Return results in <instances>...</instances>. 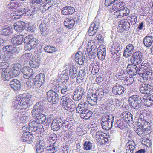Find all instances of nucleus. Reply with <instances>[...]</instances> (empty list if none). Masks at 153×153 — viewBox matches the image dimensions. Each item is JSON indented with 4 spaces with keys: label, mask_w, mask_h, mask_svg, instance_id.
Returning <instances> with one entry per match:
<instances>
[{
    "label": "nucleus",
    "mask_w": 153,
    "mask_h": 153,
    "mask_svg": "<svg viewBox=\"0 0 153 153\" xmlns=\"http://www.w3.org/2000/svg\"><path fill=\"white\" fill-rule=\"evenodd\" d=\"M21 65L20 64L14 65L11 70L8 68L4 69L1 74V78L4 81H8L11 78H13L19 75L20 73Z\"/></svg>",
    "instance_id": "f257e3e1"
},
{
    "label": "nucleus",
    "mask_w": 153,
    "mask_h": 153,
    "mask_svg": "<svg viewBox=\"0 0 153 153\" xmlns=\"http://www.w3.org/2000/svg\"><path fill=\"white\" fill-rule=\"evenodd\" d=\"M52 88L48 91L46 93L47 98L48 101L52 104H57L59 101V93L61 86L60 85H53Z\"/></svg>",
    "instance_id": "f03ea898"
},
{
    "label": "nucleus",
    "mask_w": 153,
    "mask_h": 153,
    "mask_svg": "<svg viewBox=\"0 0 153 153\" xmlns=\"http://www.w3.org/2000/svg\"><path fill=\"white\" fill-rule=\"evenodd\" d=\"M69 75L71 79H74L76 76V81L77 83L82 82L84 80V77L86 75L85 69L79 70L77 67L72 65L69 69Z\"/></svg>",
    "instance_id": "7ed1b4c3"
},
{
    "label": "nucleus",
    "mask_w": 153,
    "mask_h": 153,
    "mask_svg": "<svg viewBox=\"0 0 153 153\" xmlns=\"http://www.w3.org/2000/svg\"><path fill=\"white\" fill-rule=\"evenodd\" d=\"M63 108L67 110L74 111L75 109L76 105L68 95L62 96L61 99Z\"/></svg>",
    "instance_id": "20e7f679"
},
{
    "label": "nucleus",
    "mask_w": 153,
    "mask_h": 153,
    "mask_svg": "<svg viewBox=\"0 0 153 153\" xmlns=\"http://www.w3.org/2000/svg\"><path fill=\"white\" fill-rule=\"evenodd\" d=\"M128 100L131 107L136 110H138L141 107L143 102V97L138 95L130 96Z\"/></svg>",
    "instance_id": "39448f33"
},
{
    "label": "nucleus",
    "mask_w": 153,
    "mask_h": 153,
    "mask_svg": "<svg viewBox=\"0 0 153 153\" xmlns=\"http://www.w3.org/2000/svg\"><path fill=\"white\" fill-rule=\"evenodd\" d=\"M38 40L34 38L32 36L26 37L24 40L25 44V49L26 51L31 50L35 48V46L37 44Z\"/></svg>",
    "instance_id": "423d86ee"
},
{
    "label": "nucleus",
    "mask_w": 153,
    "mask_h": 153,
    "mask_svg": "<svg viewBox=\"0 0 153 153\" xmlns=\"http://www.w3.org/2000/svg\"><path fill=\"white\" fill-rule=\"evenodd\" d=\"M3 49L4 51H7L10 53V54H19L22 52V49L21 47L13 45H9L4 46Z\"/></svg>",
    "instance_id": "0eeeda50"
},
{
    "label": "nucleus",
    "mask_w": 153,
    "mask_h": 153,
    "mask_svg": "<svg viewBox=\"0 0 153 153\" xmlns=\"http://www.w3.org/2000/svg\"><path fill=\"white\" fill-rule=\"evenodd\" d=\"M42 128V125L37 121H30L29 123V130L36 133H41Z\"/></svg>",
    "instance_id": "6e6552de"
},
{
    "label": "nucleus",
    "mask_w": 153,
    "mask_h": 153,
    "mask_svg": "<svg viewBox=\"0 0 153 153\" xmlns=\"http://www.w3.org/2000/svg\"><path fill=\"white\" fill-rule=\"evenodd\" d=\"M80 22V19L78 16L72 19L71 18H66L64 22V25L65 27L69 29L71 28L75 24L78 23Z\"/></svg>",
    "instance_id": "1a4fd4ad"
},
{
    "label": "nucleus",
    "mask_w": 153,
    "mask_h": 153,
    "mask_svg": "<svg viewBox=\"0 0 153 153\" xmlns=\"http://www.w3.org/2000/svg\"><path fill=\"white\" fill-rule=\"evenodd\" d=\"M142 53L140 51H136L134 53L130 58V61L131 63L138 65L142 62Z\"/></svg>",
    "instance_id": "9d476101"
},
{
    "label": "nucleus",
    "mask_w": 153,
    "mask_h": 153,
    "mask_svg": "<svg viewBox=\"0 0 153 153\" xmlns=\"http://www.w3.org/2000/svg\"><path fill=\"white\" fill-rule=\"evenodd\" d=\"M85 93V89L81 86L78 87L74 91L72 98L75 101H79L84 96Z\"/></svg>",
    "instance_id": "9b49d317"
},
{
    "label": "nucleus",
    "mask_w": 153,
    "mask_h": 153,
    "mask_svg": "<svg viewBox=\"0 0 153 153\" xmlns=\"http://www.w3.org/2000/svg\"><path fill=\"white\" fill-rule=\"evenodd\" d=\"M63 121L61 117H57L53 119L51 124L52 130L57 131L59 130L63 125Z\"/></svg>",
    "instance_id": "f8f14e48"
},
{
    "label": "nucleus",
    "mask_w": 153,
    "mask_h": 153,
    "mask_svg": "<svg viewBox=\"0 0 153 153\" xmlns=\"http://www.w3.org/2000/svg\"><path fill=\"white\" fill-rule=\"evenodd\" d=\"M99 20L96 18L94 20V22L91 25L88 30V34L89 36H93L98 31L100 23Z\"/></svg>",
    "instance_id": "ddd939ff"
},
{
    "label": "nucleus",
    "mask_w": 153,
    "mask_h": 153,
    "mask_svg": "<svg viewBox=\"0 0 153 153\" xmlns=\"http://www.w3.org/2000/svg\"><path fill=\"white\" fill-rule=\"evenodd\" d=\"M130 10L126 7L120 8L114 13V16L116 18H121L127 16L130 13Z\"/></svg>",
    "instance_id": "4468645a"
},
{
    "label": "nucleus",
    "mask_w": 153,
    "mask_h": 153,
    "mask_svg": "<svg viewBox=\"0 0 153 153\" xmlns=\"http://www.w3.org/2000/svg\"><path fill=\"white\" fill-rule=\"evenodd\" d=\"M34 137L32 133L27 132H24L20 139V141L30 144L33 142Z\"/></svg>",
    "instance_id": "2eb2a0df"
},
{
    "label": "nucleus",
    "mask_w": 153,
    "mask_h": 153,
    "mask_svg": "<svg viewBox=\"0 0 153 153\" xmlns=\"http://www.w3.org/2000/svg\"><path fill=\"white\" fill-rule=\"evenodd\" d=\"M137 65L132 63L128 64L126 68V74L128 73L132 76L136 75L137 72L138 74H139V68L136 65ZM139 71H140V69Z\"/></svg>",
    "instance_id": "dca6fc26"
},
{
    "label": "nucleus",
    "mask_w": 153,
    "mask_h": 153,
    "mask_svg": "<svg viewBox=\"0 0 153 153\" xmlns=\"http://www.w3.org/2000/svg\"><path fill=\"white\" fill-rule=\"evenodd\" d=\"M45 108L44 103L40 101L36 103L33 106L31 111V114L35 115L37 113L43 112L45 110Z\"/></svg>",
    "instance_id": "f3484780"
},
{
    "label": "nucleus",
    "mask_w": 153,
    "mask_h": 153,
    "mask_svg": "<svg viewBox=\"0 0 153 153\" xmlns=\"http://www.w3.org/2000/svg\"><path fill=\"white\" fill-rule=\"evenodd\" d=\"M45 75L44 73H40L35 76L33 79L35 87H39L43 84L45 81Z\"/></svg>",
    "instance_id": "a211bd4d"
},
{
    "label": "nucleus",
    "mask_w": 153,
    "mask_h": 153,
    "mask_svg": "<svg viewBox=\"0 0 153 153\" xmlns=\"http://www.w3.org/2000/svg\"><path fill=\"white\" fill-rule=\"evenodd\" d=\"M122 49V45H118L112 46L110 50L111 54L113 55L116 54V58H118L121 55Z\"/></svg>",
    "instance_id": "6ab92c4d"
},
{
    "label": "nucleus",
    "mask_w": 153,
    "mask_h": 153,
    "mask_svg": "<svg viewBox=\"0 0 153 153\" xmlns=\"http://www.w3.org/2000/svg\"><path fill=\"white\" fill-rule=\"evenodd\" d=\"M39 27L40 32L42 35L46 36L48 34L50 29L48 26V22L46 23L44 21L42 22Z\"/></svg>",
    "instance_id": "aec40b11"
},
{
    "label": "nucleus",
    "mask_w": 153,
    "mask_h": 153,
    "mask_svg": "<svg viewBox=\"0 0 153 153\" xmlns=\"http://www.w3.org/2000/svg\"><path fill=\"white\" fill-rule=\"evenodd\" d=\"M21 72L23 74V76L25 79H28L31 77L33 74V70L29 66H25L21 69Z\"/></svg>",
    "instance_id": "412c9836"
},
{
    "label": "nucleus",
    "mask_w": 153,
    "mask_h": 153,
    "mask_svg": "<svg viewBox=\"0 0 153 153\" xmlns=\"http://www.w3.org/2000/svg\"><path fill=\"white\" fill-rule=\"evenodd\" d=\"M121 117L122 118V119L124 120L126 123H127L128 124L129 126L133 124L134 123L132 115L130 113L127 111L123 112L121 115Z\"/></svg>",
    "instance_id": "4be33fe9"
},
{
    "label": "nucleus",
    "mask_w": 153,
    "mask_h": 153,
    "mask_svg": "<svg viewBox=\"0 0 153 153\" xmlns=\"http://www.w3.org/2000/svg\"><path fill=\"white\" fill-rule=\"evenodd\" d=\"M18 13L21 16L23 15L26 16H30L36 13L33 8L29 9L28 7H25L19 9L18 11Z\"/></svg>",
    "instance_id": "5701e85b"
},
{
    "label": "nucleus",
    "mask_w": 153,
    "mask_h": 153,
    "mask_svg": "<svg viewBox=\"0 0 153 153\" xmlns=\"http://www.w3.org/2000/svg\"><path fill=\"white\" fill-rule=\"evenodd\" d=\"M152 89V87L149 84L143 83L140 85V91L141 93L144 94H150Z\"/></svg>",
    "instance_id": "b1692460"
},
{
    "label": "nucleus",
    "mask_w": 153,
    "mask_h": 153,
    "mask_svg": "<svg viewBox=\"0 0 153 153\" xmlns=\"http://www.w3.org/2000/svg\"><path fill=\"white\" fill-rule=\"evenodd\" d=\"M125 92L124 88L119 84L116 83L112 88V92L114 95H120Z\"/></svg>",
    "instance_id": "393cba45"
},
{
    "label": "nucleus",
    "mask_w": 153,
    "mask_h": 153,
    "mask_svg": "<svg viewBox=\"0 0 153 153\" xmlns=\"http://www.w3.org/2000/svg\"><path fill=\"white\" fill-rule=\"evenodd\" d=\"M26 23L23 21H19L14 24V29L17 32H21L26 28Z\"/></svg>",
    "instance_id": "a878e982"
},
{
    "label": "nucleus",
    "mask_w": 153,
    "mask_h": 153,
    "mask_svg": "<svg viewBox=\"0 0 153 153\" xmlns=\"http://www.w3.org/2000/svg\"><path fill=\"white\" fill-rule=\"evenodd\" d=\"M10 85L11 88L15 91H19L21 88L20 82L16 79H12L10 81Z\"/></svg>",
    "instance_id": "bb28decb"
},
{
    "label": "nucleus",
    "mask_w": 153,
    "mask_h": 153,
    "mask_svg": "<svg viewBox=\"0 0 153 153\" xmlns=\"http://www.w3.org/2000/svg\"><path fill=\"white\" fill-rule=\"evenodd\" d=\"M17 98H20V99L21 98L26 101H29L30 102H32L34 100V97L28 93L20 94L17 96Z\"/></svg>",
    "instance_id": "cd10ccee"
},
{
    "label": "nucleus",
    "mask_w": 153,
    "mask_h": 153,
    "mask_svg": "<svg viewBox=\"0 0 153 153\" xmlns=\"http://www.w3.org/2000/svg\"><path fill=\"white\" fill-rule=\"evenodd\" d=\"M134 50V47L133 45L131 44H129L127 45L126 47V49L123 51V56L125 57L130 56Z\"/></svg>",
    "instance_id": "c85d7f7f"
},
{
    "label": "nucleus",
    "mask_w": 153,
    "mask_h": 153,
    "mask_svg": "<svg viewBox=\"0 0 153 153\" xmlns=\"http://www.w3.org/2000/svg\"><path fill=\"white\" fill-rule=\"evenodd\" d=\"M41 62V58L38 56H35L32 57L29 61V64L31 68H36L38 67Z\"/></svg>",
    "instance_id": "c756f323"
},
{
    "label": "nucleus",
    "mask_w": 153,
    "mask_h": 153,
    "mask_svg": "<svg viewBox=\"0 0 153 153\" xmlns=\"http://www.w3.org/2000/svg\"><path fill=\"white\" fill-rule=\"evenodd\" d=\"M119 27L125 31L129 29L130 26V23L127 20L122 19L118 22Z\"/></svg>",
    "instance_id": "7c9ffc66"
},
{
    "label": "nucleus",
    "mask_w": 153,
    "mask_h": 153,
    "mask_svg": "<svg viewBox=\"0 0 153 153\" xmlns=\"http://www.w3.org/2000/svg\"><path fill=\"white\" fill-rule=\"evenodd\" d=\"M143 42L145 46L147 48L150 47L153 43V36L147 34L143 39Z\"/></svg>",
    "instance_id": "2f4dec72"
},
{
    "label": "nucleus",
    "mask_w": 153,
    "mask_h": 153,
    "mask_svg": "<svg viewBox=\"0 0 153 153\" xmlns=\"http://www.w3.org/2000/svg\"><path fill=\"white\" fill-rule=\"evenodd\" d=\"M128 125V123H126L122 119H119L115 123L116 127L124 130H127Z\"/></svg>",
    "instance_id": "473e14b6"
},
{
    "label": "nucleus",
    "mask_w": 153,
    "mask_h": 153,
    "mask_svg": "<svg viewBox=\"0 0 153 153\" xmlns=\"http://www.w3.org/2000/svg\"><path fill=\"white\" fill-rule=\"evenodd\" d=\"M106 48H100V46L97 49V55L98 59L101 60H103L106 56Z\"/></svg>",
    "instance_id": "72a5a7b5"
},
{
    "label": "nucleus",
    "mask_w": 153,
    "mask_h": 153,
    "mask_svg": "<svg viewBox=\"0 0 153 153\" xmlns=\"http://www.w3.org/2000/svg\"><path fill=\"white\" fill-rule=\"evenodd\" d=\"M54 1L53 0H45L42 3L43 7V11H45L48 10L52 6H53Z\"/></svg>",
    "instance_id": "f704fd0d"
},
{
    "label": "nucleus",
    "mask_w": 153,
    "mask_h": 153,
    "mask_svg": "<svg viewBox=\"0 0 153 153\" xmlns=\"http://www.w3.org/2000/svg\"><path fill=\"white\" fill-rule=\"evenodd\" d=\"M88 105L86 102L79 103L76 108V112L77 113H82L85 109L88 108Z\"/></svg>",
    "instance_id": "c9c22d12"
},
{
    "label": "nucleus",
    "mask_w": 153,
    "mask_h": 153,
    "mask_svg": "<svg viewBox=\"0 0 153 153\" xmlns=\"http://www.w3.org/2000/svg\"><path fill=\"white\" fill-rule=\"evenodd\" d=\"M32 116L36 119L41 124H42L45 122L46 120V116L42 113H39L33 115L32 114Z\"/></svg>",
    "instance_id": "e433bc0d"
},
{
    "label": "nucleus",
    "mask_w": 153,
    "mask_h": 153,
    "mask_svg": "<svg viewBox=\"0 0 153 153\" xmlns=\"http://www.w3.org/2000/svg\"><path fill=\"white\" fill-rule=\"evenodd\" d=\"M58 148V144H57L56 142H55L53 143V144L49 145L45 148V149L49 153H55L57 151Z\"/></svg>",
    "instance_id": "4c0bfd02"
},
{
    "label": "nucleus",
    "mask_w": 153,
    "mask_h": 153,
    "mask_svg": "<svg viewBox=\"0 0 153 153\" xmlns=\"http://www.w3.org/2000/svg\"><path fill=\"white\" fill-rule=\"evenodd\" d=\"M143 103L145 106H150L153 104V96H144L143 97Z\"/></svg>",
    "instance_id": "58836bf2"
},
{
    "label": "nucleus",
    "mask_w": 153,
    "mask_h": 153,
    "mask_svg": "<svg viewBox=\"0 0 153 153\" xmlns=\"http://www.w3.org/2000/svg\"><path fill=\"white\" fill-rule=\"evenodd\" d=\"M93 112L88 108L80 114V116L84 119L88 120L92 117Z\"/></svg>",
    "instance_id": "ea45409f"
},
{
    "label": "nucleus",
    "mask_w": 153,
    "mask_h": 153,
    "mask_svg": "<svg viewBox=\"0 0 153 153\" xmlns=\"http://www.w3.org/2000/svg\"><path fill=\"white\" fill-rule=\"evenodd\" d=\"M0 32L2 35L5 36L8 35L12 33L11 28L6 26H3L0 30Z\"/></svg>",
    "instance_id": "a19ab883"
},
{
    "label": "nucleus",
    "mask_w": 153,
    "mask_h": 153,
    "mask_svg": "<svg viewBox=\"0 0 153 153\" xmlns=\"http://www.w3.org/2000/svg\"><path fill=\"white\" fill-rule=\"evenodd\" d=\"M43 49L46 53H52L57 51L56 47L45 44H44Z\"/></svg>",
    "instance_id": "79ce46f5"
},
{
    "label": "nucleus",
    "mask_w": 153,
    "mask_h": 153,
    "mask_svg": "<svg viewBox=\"0 0 153 153\" xmlns=\"http://www.w3.org/2000/svg\"><path fill=\"white\" fill-rule=\"evenodd\" d=\"M88 102L91 105H95L97 104V101H99L95 94H92L90 97L87 98Z\"/></svg>",
    "instance_id": "37998d69"
},
{
    "label": "nucleus",
    "mask_w": 153,
    "mask_h": 153,
    "mask_svg": "<svg viewBox=\"0 0 153 153\" xmlns=\"http://www.w3.org/2000/svg\"><path fill=\"white\" fill-rule=\"evenodd\" d=\"M135 143L133 140H130L128 141L126 145V149L130 150L132 153H134V150H136Z\"/></svg>",
    "instance_id": "c03bdc74"
},
{
    "label": "nucleus",
    "mask_w": 153,
    "mask_h": 153,
    "mask_svg": "<svg viewBox=\"0 0 153 153\" xmlns=\"http://www.w3.org/2000/svg\"><path fill=\"white\" fill-rule=\"evenodd\" d=\"M135 143L133 140H130L128 141L126 145V149L130 150L132 153H134V150H136Z\"/></svg>",
    "instance_id": "a18cd8bd"
},
{
    "label": "nucleus",
    "mask_w": 153,
    "mask_h": 153,
    "mask_svg": "<svg viewBox=\"0 0 153 153\" xmlns=\"http://www.w3.org/2000/svg\"><path fill=\"white\" fill-rule=\"evenodd\" d=\"M39 143L36 148V152L37 153H42L44 151V149H45V144L43 143L42 141H40Z\"/></svg>",
    "instance_id": "49530a36"
},
{
    "label": "nucleus",
    "mask_w": 153,
    "mask_h": 153,
    "mask_svg": "<svg viewBox=\"0 0 153 153\" xmlns=\"http://www.w3.org/2000/svg\"><path fill=\"white\" fill-rule=\"evenodd\" d=\"M14 112L15 113L13 114V117L12 120V121L13 123H16L19 122L20 117H21V115H22V112H19L17 109Z\"/></svg>",
    "instance_id": "de8ad7c7"
},
{
    "label": "nucleus",
    "mask_w": 153,
    "mask_h": 153,
    "mask_svg": "<svg viewBox=\"0 0 153 153\" xmlns=\"http://www.w3.org/2000/svg\"><path fill=\"white\" fill-rule=\"evenodd\" d=\"M32 56V54L30 53L23 54L21 57V61L25 64L28 61Z\"/></svg>",
    "instance_id": "09e8293b"
},
{
    "label": "nucleus",
    "mask_w": 153,
    "mask_h": 153,
    "mask_svg": "<svg viewBox=\"0 0 153 153\" xmlns=\"http://www.w3.org/2000/svg\"><path fill=\"white\" fill-rule=\"evenodd\" d=\"M19 102V109L20 108L22 110H25L30 105L29 103L23 99L21 98Z\"/></svg>",
    "instance_id": "8fccbe9b"
},
{
    "label": "nucleus",
    "mask_w": 153,
    "mask_h": 153,
    "mask_svg": "<svg viewBox=\"0 0 153 153\" xmlns=\"http://www.w3.org/2000/svg\"><path fill=\"white\" fill-rule=\"evenodd\" d=\"M57 135L53 133L48 137L47 140L48 141L51 143V144H53V143L56 142V140H57Z\"/></svg>",
    "instance_id": "3c124183"
},
{
    "label": "nucleus",
    "mask_w": 153,
    "mask_h": 153,
    "mask_svg": "<svg viewBox=\"0 0 153 153\" xmlns=\"http://www.w3.org/2000/svg\"><path fill=\"white\" fill-rule=\"evenodd\" d=\"M19 4L18 2H17L14 0H12L9 2L7 7L10 9H15L19 6Z\"/></svg>",
    "instance_id": "603ef678"
},
{
    "label": "nucleus",
    "mask_w": 153,
    "mask_h": 153,
    "mask_svg": "<svg viewBox=\"0 0 153 153\" xmlns=\"http://www.w3.org/2000/svg\"><path fill=\"white\" fill-rule=\"evenodd\" d=\"M5 51H2V56L1 59L5 61H7L10 60L12 58V56L10 54L7 53L6 51V53L4 52Z\"/></svg>",
    "instance_id": "864d4df0"
},
{
    "label": "nucleus",
    "mask_w": 153,
    "mask_h": 153,
    "mask_svg": "<svg viewBox=\"0 0 153 153\" xmlns=\"http://www.w3.org/2000/svg\"><path fill=\"white\" fill-rule=\"evenodd\" d=\"M112 122L111 120L108 122L102 123L101 125L104 129L105 130H108L111 129L112 127Z\"/></svg>",
    "instance_id": "5fc2aeb1"
},
{
    "label": "nucleus",
    "mask_w": 153,
    "mask_h": 153,
    "mask_svg": "<svg viewBox=\"0 0 153 153\" xmlns=\"http://www.w3.org/2000/svg\"><path fill=\"white\" fill-rule=\"evenodd\" d=\"M104 94V92L103 89H100L96 91L95 93L94 94H95V96L98 98L99 100L100 101L103 97Z\"/></svg>",
    "instance_id": "6e6d98bb"
},
{
    "label": "nucleus",
    "mask_w": 153,
    "mask_h": 153,
    "mask_svg": "<svg viewBox=\"0 0 153 153\" xmlns=\"http://www.w3.org/2000/svg\"><path fill=\"white\" fill-rule=\"evenodd\" d=\"M92 144L89 141H85L83 144V149L86 151L89 150L91 149Z\"/></svg>",
    "instance_id": "4d7b16f0"
},
{
    "label": "nucleus",
    "mask_w": 153,
    "mask_h": 153,
    "mask_svg": "<svg viewBox=\"0 0 153 153\" xmlns=\"http://www.w3.org/2000/svg\"><path fill=\"white\" fill-rule=\"evenodd\" d=\"M26 30L28 33H33L36 30V27L34 25H31L29 22L26 23Z\"/></svg>",
    "instance_id": "13d9d810"
},
{
    "label": "nucleus",
    "mask_w": 153,
    "mask_h": 153,
    "mask_svg": "<svg viewBox=\"0 0 153 153\" xmlns=\"http://www.w3.org/2000/svg\"><path fill=\"white\" fill-rule=\"evenodd\" d=\"M90 68L91 67H92L91 72L92 74L93 75L96 74L99 72V67L98 66L94 65V63L90 64Z\"/></svg>",
    "instance_id": "bf43d9fd"
},
{
    "label": "nucleus",
    "mask_w": 153,
    "mask_h": 153,
    "mask_svg": "<svg viewBox=\"0 0 153 153\" xmlns=\"http://www.w3.org/2000/svg\"><path fill=\"white\" fill-rule=\"evenodd\" d=\"M128 20L132 25H135L137 21V18L135 15H132L129 16Z\"/></svg>",
    "instance_id": "052dcab7"
},
{
    "label": "nucleus",
    "mask_w": 153,
    "mask_h": 153,
    "mask_svg": "<svg viewBox=\"0 0 153 153\" xmlns=\"http://www.w3.org/2000/svg\"><path fill=\"white\" fill-rule=\"evenodd\" d=\"M16 45H21L24 42V36L23 35H16Z\"/></svg>",
    "instance_id": "680f3d73"
},
{
    "label": "nucleus",
    "mask_w": 153,
    "mask_h": 153,
    "mask_svg": "<svg viewBox=\"0 0 153 153\" xmlns=\"http://www.w3.org/2000/svg\"><path fill=\"white\" fill-rule=\"evenodd\" d=\"M63 39L60 36H56L54 39V43L58 45H61L63 42Z\"/></svg>",
    "instance_id": "e2e57ef3"
},
{
    "label": "nucleus",
    "mask_w": 153,
    "mask_h": 153,
    "mask_svg": "<svg viewBox=\"0 0 153 153\" xmlns=\"http://www.w3.org/2000/svg\"><path fill=\"white\" fill-rule=\"evenodd\" d=\"M141 65L143 68L142 70L143 71L152 69L151 67L150 63L148 62L145 63L144 62H143Z\"/></svg>",
    "instance_id": "0e129e2a"
},
{
    "label": "nucleus",
    "mask_w": 153,
    "mask_h": 153,
    "mask_svg": "<svg viewBox=\"0 0 153 153\" xmlns=\"http://www.w3.org/2000/svg\"><path fill=\"white\" fill-rule=\"evenodd\" d=\"M16 100L13 101V103L12 107V108H13V109H17V110L18 109V111L19 110V103L20 102L19 101L20 100V98L18 99L16 97Z\"/></svg>",
    "instance_id": "69168bd1"
},
{
    "label": "nucleus",
    "mask_w": 153,
    "mask_h": 153,
    "mask_svg": "<svg viewBox=\"0 0 153 153\" xmlns=\"http://www.w3.org/2000/svg\"><path fill=\"white\" fill-rule=\"evenodd\" d=\"M143 73L146 76L149 77V78L150 80L153 81V78L152 76V69L144 71Z\"/></svg>",
    "instance_id": "338daca9"
},
{
    "label": "nucleus",
    "mask_w": 153,
    "mask_h": 153,
    "mask_svg": "<svg viewBox=\"0 0 153 153\" xmlns=\"http://www.w3.org/2000/svg\"><path fill=\"white\" fill-rule=\"evenodd\" d=\"M28 117L25 116V113L24 112H22V115L20 117L19 121L20 123H26Z\"/></svg>",
    "instance_id": "774afa93"
}]
</instances>
